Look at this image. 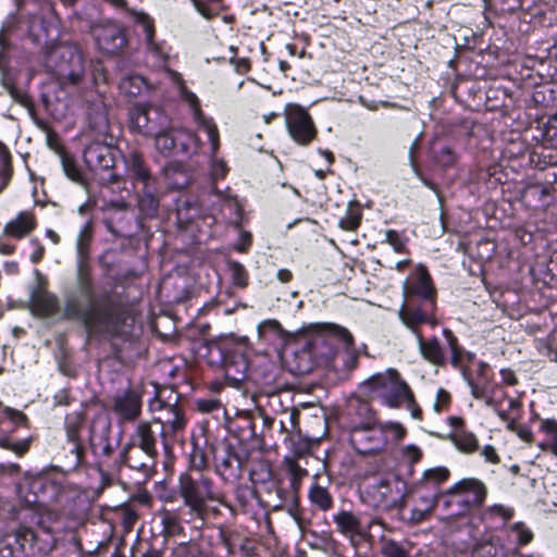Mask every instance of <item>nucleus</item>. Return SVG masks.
I'll use <instances>...</instances> for the list:
<instances>
[{"mask_svg":"<svg viewBox=\"0 0 557 557\" xmlns=\"http://www.w3.org/2000/svg\"><path fill=\"white\" fill-rule=\"evenodd\" d=\"M94 239V224L87 221L79 230L76 242V269L74 288L67 294L65 315L84 321H103L111 313L110 293L97 292L90 265V247Z\"/></svg>","mask_w":557,"mask_h":557,"instance_id":"obj_1","label":"nucleus"},{"mask_svg":"<svg viewBox=\"0 0 557 557\" xmlns=\"http://www.w3.org/2000/svg\"><path fill=\"white\" fill-rule=\"evenodd\" d=\"M34 528L20 525L0 539V557H44L58 542L60 513L39 509L33 517Z\"/></svg>","mask_w":557,"mask_h":557,"instance_id":"obj_2","label":"nucleus"},{"mask_svg":"<svg viewBox=\"0 0 557 557\" xmlns=\"http://www.w3.org/2000/svg\"><path fill=\"white\" fill-rule=\"evenodd\" d=\"M307 349L314 356L331 358L335 367L342 360L343 369L350 371L357 367L358 352L354 346L352 334L335 323H313L308 327Z\"/></svg>","mask_w":557,"mask_h":557,"instance_id":"obj_3","label":"nucleus"},{"mask_svg":"<svg viewBox=\"0 0 557 557\" xmlns=\"http://www.w3.org/2000/svg\"><path fill=\"white\" fill-rule=\"evenodd\" d=\"M74 288V285L72 287H69L64 290L63 296V305L61 307L60 301L58 297L46 290L38 288L32 294V310L33 312L41 318H58L61 320H72L77 321L84 325V327L91 332L94 330H104L108 332H116L123 318L122 314L119 311V308L114 304L113 300H110V315L107 319H103V321H84L83 319L77 318H71L65 315V301L67 294Z\"/></svg>","mask_w":557,"mask_h":557,"instance_id":"obj_4","label":"nucleus"},{"mask_svg":"<svg viewBox=\"0 0 557 557\" xmlns=\"http://www.w3.org/2000/svg\"><path fill=\"white\" fill-rule=\"evenodd\" d=\"M361 389L369 398L377 399L391 408L403 405L412 408L414 405L413 394L408 384L394 369L373 374L361 384Z\"/></svg>","mask_w":557,"mask_h":557,"instance_id":"obj_5","label":"nucleus"},{"mask_svg":"<svg viewBox=\"0 0 557 557\" xmlns=\"http://www.w3.org/2000/svg\"><path fill=\"white\" fill-rule=\"evenodd\" d=\"M178 492L184 505L196 517L203 516L208 502H215L228 507L224 495L214 487L213 480L202 472L181 474Z\"/></svg>","mask_w":557,"mask_h":557,"instance_id":"obj_6","label":"nucleus"},{"mask_svg":"<svg viewBox=\"0 0 557 557\" xmlns=\"http://www.w3.org/2000/svg\"><path fill=\"white\" fill-rule=\"evenodd\" d=\"M53 71L60 84L64 87L84 88L92 84L86 76V66L82 52L74 46H62L53 50Z\"/></svg>","mask_w":557,"mask_h":557,"instance_id":"obj_7","label":"nucleus"},{"mask_svg":"<svg viewBox=\"0 0 557 557\" xmlns=\"http://www.w3.org/2000/svg\"><path fill=\"white\" fill-rule=\"evenodd\" d=\"M169 73L172 81L177 85L181 99L188 106L197 128L207 134L211 153L214 156L220 147V134L216 124L211 116H207L202 112L199 98L186 87L182 75L175 71H169Z\"/></svg>","mask_w":557,"mask_h":557,"instance_id":"obj_8","label":"nucleus"},{"mask_svg":"<svg viewBox=\"0 0 557 557\" xmlns=\"http://www.w3.org/2000/svg\"><path fill=\"white\" fill-rule=\"evenodd\" d=\"M445 495L456 497L454 502L460 508L454 511L453 515L462 516L472 507L482 506L487 496V487L479 479L465 478L450 486Z\"/></svg>","mask_w":557,"mask_h":557,"instance_id":"obj_9","label":"nucleus"},{"mask_svg":"<svg viewBox=\"0 0 557 557\" xmlns=\"http://www.w3.org/2000/svg\"><path fill=\"white\" fill-rule=\"evenodd\" d=\"M90 34L97 48L107 54L120 53L128 42L124 27L111 20L91 24Z\"/></svg>","mask_w":557,"mask_h":557,"instance_id":"obj_10","label":"nucleus"},{"mask_svg":"<svg viewBox=\"0 0 557 557\" xmlns=\"http://www.w3.org/2000/svg\"><path fill=\"white\" fill-rule=\"evenodd\" d=\"M149 410L153 413V421L161 424V435L166 438L186 426L184 411L177 404H168L160 398L149 403Z\"/></svg>","mask_w":557,"mask_h":557,"instance_id":"obj_11","label":"nucleus"},{"mask_svg":"<svg viewBox=\"0 0 557 557\" xmlns=\"http://www.w3.org/2000/svg\"><path fill=\"white\" fill-rule=\"evenodd\" d=\"M349 443L360 455L381 451L386 443L383 425H359L350 431Z\"/></svg>","mask_w":557,"mask_h":557,"instance_id":"obj_12","label":"nucleus"},{"mask_svg":"<svg viewBox=\"0 0 557 557\" xmlns=\"http://www.w3.org/2000/svg\"><path fill=\"white\" fill-rule=\"evenodd\" d=\"M247 456L231 445L224 446L214 456L215 471L224 482H235L243 476Z\"/></svg>","mask_w":557,"mask_h":557,"instance_id":"obj_13","label":"nucleus"},{"mask_svg":"<svg viewBox=\"0 0 557 557\" xmlns=\"http://www.w3.org/2000/svg\"><path fill=\"white\" fill-rule=\"evenodd\" d=\"M285 124L289 136L298 145L307 146L317 136L312 117L300 107H293L286 112Z\"/></svg>","mask_w":557,"mask_h":557,"instance_id":"obj_14","label":"nucleus"},{"mask_svg":"<svg viewBox=\"0 0 557 557\" xmlns=\"http://www.w3.org/2000/svg\"><path fill=\"white\" fill-rule=\"evenodd\" d=\"M128 115L131 128L144 136L154 134L157 128L168 120L160 111L144 103L133 106Z\"/></svg>","mask_w":557,"mask_h":557,"instance_id":"obj_15","label":"nucleus"},{"mask_svg":"<svg viewBox=\"0 0 557 557\" xmlns=\"http://www.w3.org/2000/svg\"><path fill=\"white\" fill-rule=\"evenodd\" d=\"M54 490L55 486L53 482L48 480L46 476L40 475L25 479L17 486L20 497L28 506L45 505L53 497L52 494H49V491L53 492Z\"/></svg>","mask_w":557,"mask_h":557,"instance_id":"obj_16","label":"nucleus"},{"mask_svg":"<svg viewBox=\"0 0 557 557\" xmlns=\"http://www.w3.org/2000/svg\"><path fill=\"white\" fill-rule=\"evenodd\" d=\"M407 492V483L397 475L381 478L371 486L373 497L383 506H395Z\"/></svg>","mask_w":557,"mask_h":557,"instance_id":"obj_17","label":"nucleus"},{"mask_svg":"<svg viewBox=\"0 0 557 557\" xmlns=\"http://www.w3.org/2000/svg\"><path fill=\"white\" fill-rule=\"evenodd\" d=\"M141 395L134 388H127L113 397L112 411L119 423L134 422L141 413Z\"/></svg>","mask_w":557,"mask_h":557,"instance_id":"obj_18","label":"nucleus"},{"mask_svg":"<svg viewBox=\"0 0 557 557\" xmlns=\"http://www.w3.org/2000/svg\"><path fill=\"white\" fill-rule=\"evenodd\" d=\"M435 309V301L423 302L422 306L416 307L411 304L403 305L399 309L398 315L406 327H408L416 336L421 334L419 326L429 323L434 326L437 321L433 315Z\"/></svg>","mask_w":557,"mask_h":557,"instance_id":"obj_19","label":"nucleus"},{"mask_svg":"<svg viewBox=\"0 0 557 557\" xmlns=\"http://www.w3.org/2000/svg\"><path fill=\"white\" fill-rule=\"evenodd\" d=\"M157 457L158 456L141 450L128 443L120 454L121 462L140 472L145 480L149 479L154 472Z\"/></svg>","mask_w":557,"mask_h":557,"instance_id":"obj_20","label":"nucleus"},{"mask_svg":"<svg viewBox=\"0 0 557 557\" xmlns=\"http://www.w3.org/2000/svg\"><path fill=\"white\" fill-rule=\"evenodd\" d=\"M87 166L95 172L108 171L114 166L112 148L100 141L90 143L84 150Z\"/></svg>","mask_w":557,"mask_h":557,"instance_id":"obj_21","label":"nucleus"},{"mask_svg":"<svg viewBox=\"0 0 557 557\" xmlns=\"http://www.w3.org/2000/svg\"><path fill=\"white\" fill-rule=\"evenodd\" d=\"M333 521L336 525V531L349 539L354 545L367 534L360 518L351 511L341 510L336 512L333 515Z\"/></svg>","mask_w":557,"mask_h":557,"instance_id":"obj_22","label":"nucleus"},{"mask_svg":"<svg viewBox=\"0 0 557 557\" xmlns=\"http://www.w3.org/2000/svg\"><path fill=\"white\" fill-rule=\"evenodd\" d=\"M166 122H163L154 134L151 136L154 137V145L157 150H159L162 154H169L176 145V141L182 137H187L195 147H197L198 138L195 134L185 132V131H174L166 125Z\"/></svg>","mask_w":557,"mask_h":557,"instance_id":"obj_23","label":"nucleus"},{"mask_svg":"<svg viewBox=\"0 0 557 557\" xmlns=\"http://www.w3.org/2000/svg\"><path fill=\"white\" fill-rule=\"evenodd\" d=\"M405 294L408 297H419L423 302L435 301V290L431 284V276L426 269L419 267L409 283L405 286Z\"/></svg>","mask_w":557,"mask_h":557,"instance_id":"obj_24","label":"nucleus"},{"mask_svg":"<svg viewBox=\"0 0 557 557\" xmlns=\"http://www.w3.org/2000/svg\"><path fill=\"white\" fill-rule=\"evenodd\" d=\"M9 407L0 405V447L13 451L16 456H23L30 447L32 436L13 441L9 435L13 429L7 428Z\"/></svg>","mask_w":557,"mask_h":557,"instance_id":"obj_25","label":"nucleus"},{"mask_svg":"<svg viewBox=\"0 0 557 557\" xmlns=\"http://www.w3.org/2000/svg\"><path fill=\"white\" fill-rule=\"evenodd\" d=\"M82 421L78 417H66L65 434L67 450L73 455V466L77 467L84 460V447L79 438Z\"/></svg>","mask_w":557,"mask_h":557,"instance_id":"obj_26","label":"nucleus"},{"mask_svg":"<svg viewBox=\"0 0 557 557\" xmlns=\"http://www.w3.org/2000/svg\"><path fill=\"white\" fill-rule=\"evenodd\" d=\"M145 58L147 64L157 70L166 69L170 59L171 47L164 40L156 37L145 40Z\"/></svg>","mask_w":557,"mask_h":557,"instance_id":"obj_27","label":"nucleus"},{"mask_svg":"<svg viewBox=\"0 0 557 557\" xmlns=\"http://www.w3.org/2000/svg\"><path fill=\"white\" fill-rule=\"evenodd\" d=\"M128 444L158 456L157 434L149 422H140L129 436Z\"/></svg>","mask_w":557,"mask_h":557,"instance_id":"obj_28","label":"nucleus"},{"mask_svg":"<svg viewBox=\"0 0 557 557\" xmlns=\"http://www.w3.org/2000/svg\"><path fill=\"white\" fill-rule=\"evenodd\" d=\"M515 516V508L504 504H493L485 507L481 513L480 519L486 525L493 528H502Z\"/></svg>","mask_w":557,"mask_h":557,"instance_id":"obj_29","label":"nucleus"},{"mask_svg":"<svg viewBox=\"0 0 557 557\" xmlns=\"http://www.w3.org/2000/svg\"><path fill=\"white\" fill-rule=\"evenodd\" d=\"M36 227V219L33 213L27 211L20 212L15 219L8 222L4 226V233L14 238L21 239Z\"/></svg>","mask_w":557,"mask_h":557,"instance_id":"obj_30","label":"nucleus"},{"mask_svg":"<svg viewBox=\"0 0 557 557\" xmlns=\"http://www.w3.org/2000/svg\"><path fill=\"white\" fill-rule=\"evenodd\" d=\"M124 162L127 169L128 174L137 182V183H146L154 180L149 170L147 169L143 154L137 150H131L125 157Z\"/></svg>","mask_w":557,"mask_h":557,"instance_id":"obj_31","label":"nucleus"},{"mask_svg":"<svg viewBox=\"0 0 557 557\" xmlns=\"http://www.w3.org/2000/svg\"><path fill=\"white\" fill-rule=\"evenodd\" d=\"M417 342L419 351L425 360L435 366L445 363V354L437 338L425 341L422 334H418Z\"/></svg>","mask_w":557,"mask_h":557,"instance_id":"obj_32","label":"nucleus"},{"mask_svg":"<svg viewBox=\"0 0 557 557\" xmlns=\"http://www.w3.org/2000/svg\"><path fill=\"white\" fill-rule=\"evenodd\" d=\"M138 206L140 211L147 216H153L159 208L156 181L143 183Z\"/></svg>","mask_w":557,"mask_h":557,"instance_id":"obj_33","label":"nucleus"},{"mask_svg":"<svg viewBox=\"0 0 557 557\" xmlns=\"http://www.w3.org/2000/svg\"><path fill=\"white\" fill-rule=\"evenodd\" d=\"M540 431L545 434L546 438L537 444L539 448L557 457V420L541 419Z\"/></svg>","mask_w":557,"mask_h":557,"instance_id":"obj_34","label":"nucleus"},{"mask_svg":"<svg viewBox=\"0 0 557 557\" xmlns=\"http://www.w3.org/2000/svg\"><path fill=\"white\" fill-rule=\"evenodd\" d=\"M248 361L243 355L227 359L224 364L225 377L232 382L240 383L247 376Z\"/></svg>","mask_w":557,"mask_h":557,"instance_id":"obj_35","label":"nucleus"},{"mask_svg":"<svg viewBox=\"0 0 557 557\" xmlns=\"http://www.w3.org/2000/svg\"><path fill=\"white\" fill-rule=\"evenodd\" d=\"M308 497L312 506L321 511H327L333 507L334 500L330 491L318 483H313L308 492Z\"/></svg>","mask_w":557,"mask_h":557,"instance_id":"obj_36","label":"nucleus"},{"mask_svg":"<svg viewBox=\"0 0 557 557\" xmlns=\"http://www.w3.org/2000/svg\"><path fill=\"white\" fill-rule=\"evenodd\" d=\"M24 23L15 13L9 14L5 17L0 28V50H4L10 46V36L20 34Z\"/></svg>","mask_w":557,"mask_h":557,"instance_id":"obj_37","label":"nucleus"},{"mask_svg":"<svg viewBox=\"0 0 557 557\" xmlns=\"http://www.w3.org/2000/svg\"><path fill=\"white\" fill-rule=\"evenodd\" d=\"M89 126L98 135H106L109 129V119L106 106L99 102L88 114Z\"/></svg>","mask_w":557,"mask_h":557,"instance_id":"obj_38","label":"nucleus"},{"mask_svg":"<svg viewBox=\"0 0 557 557\" xmlns=\"http://www.w3.org/2000/svg\"><path fill=\"white\" fill-rule=\"evenodd\" d=\"M119 88L122 94L128 97H136L148 88V83L141 75L134 74L123 77L119 84Z\"/></svg>","mask_w":557,"mask_h":557,"instance_id":"obj_39","label":"nucleus"},{"mask_svg":"<svg viewBox=\"0 0 557 557\" xmlns=\"http://www.w3.org/2000/svg\"><path fill=\"white\" fill-rule=\"evenodd\" d=\"M127 13L133 22L141 27L144 41L156 37L154 20L148 13L135 9H127Z\"/></svg>","mask_w":557,"mask_h":557,"instance_id":"obj_40","label":"nucleus"},{"mask_svg":"<svg viewBox=\"0 0 557 557\" xmlns=\"http://www.w3.org/2000/svg\"><path fill=\"white\" fill-rule=\"evenodd\" d=\"M506 531L508 539L515 543L516 547L528 545L534 537L533 532L524 522H515Z\"/></svg>","mask_w":557,"mask_h":557,"instance_id":"obj_41","label":"nucleus"},{"mask_svg":"<svg viewBox=\"0 0 557 557\" xmlns=\"http://www.w3.org/2000/svg\"><path fill=\"white\" fill-rule=\"evenodd\" d=\"M451 441L456 448L465 454H472L479 448V441L476 436L469 431H457L451 436Z\"/></svg>","mask_w":557,"mask_h":557,"instance_id":"obj_42","label":"nucleus"},{"mask_svg":"<svg viewBox=\"0 0 557 557\" xmlns=\"http://www.w3.org/2000/svg\"><path fill=\"white\" fill-rule=\"evenodd\" d=\"M361 222V210L357 203L349 202L346 212L338 224L345 231H355Z\"/></svg>","mask_w":557,"mask_h":557,"instance_id":"obj_43","label":"nucleus"},{"mask_svg":"<svg viewBox=\"0 0 557 557\" xmlns=\"http://www.w3.org/2000/svg\"><path fill=\"white\" fill-rule=\"evenodd\" d=\"M473 557H505V552L497 540H490L474 548Z\"/></svg>","mask_w":557,"mask_h":557,"instance_id":"obj_44","label":"nucleus"},{"mask_svg":"<svg viewBox=\"0 0 557 557\" xmlns=\"http://www.w3.org/2000/svg\"><path fill=\"white\" fill-rule=\"evenodd\" d=\"M449 478V470L446 467L426 469L422 476V484L437 486Z\"/></svg>","mask_w":557,"mask_h":557,"instance_id":"obj_45","label":"nucleus"},{"mask_svg":"<svg viewBox=\"0 0 557 557\" xmlns=\"http://www.w3.org/2000/svg\"><path fill=\"white\" fill-rule=\"evenodd\" d=\"M90 446L96 455L108 457L112 454V446L110 443L108 431L99 436L91 430L90 434Z\"/></svg>","mask_w":557,"mask_h":557,"instance_id":"obj_46","label":"nucleus"},{"mask_svg":"<svg viewBox=\"0 0 557 557\" xmlns=\"http://www.w3.org/2000/svg\"><path fill=\"white\" fill-rule=\"evenodd\" d=\"M61 163L64 174L75 183H83L82 172L73 158L67 154L61 156Z\"/></svg>","mask_w":557,"mask_h":557,"instance_id":"obj_47","label":"nucleus"},{"mask_svg":"<svg viewBox=\"0 0 557 557\" xmlns=\"http://www.w3.org/2000/svg\"><path fill=\"white\" fill-rule=\"evenodd\" d=\"M443 334H444V336L448 343L449 349H450V355H451L450 362L455 368H457L460 363L461 354H462L461 348L458 345V339L454 335V333L448 329H445L443 331Z\"/></svg>","mask_w":557,"mask_h":557,"instance_id":"obj_48","label":"nucleus"},{"mask_svg":"<svg viewBox=\"0 0 557 557\" xmlns=\"http://www.w3.org/2000/svg\"><path fill=\"white\" fill-rule=\"evenodd\" d=\"M228 269L232 275L233 283L237 286L244 287L247 285L248 274L245 267L237 261H230Z\"/></svg>","mask_w":557,"mask_h":557,"instance_id":"obj_49","label":"nucleus"},{"mask_svg":"<svg viewBox=\"0 0 557 557\" xmlns=\"http://www.w3.org/2000/svg\"><path fill=\"white\" fill-rule=\"evenodd\" d=\"M542 136L550 147H557V115L550 116L544 124Z\"/></svg>","mask_w":557,"mask_h":557,"instance_id":"obj_50","label":"nucleus"},{"mask_svg":"<svg viewBox=\"0 0 557 557\" xmlns=\"http://www.w3.org/2000/svg\"><path fill=\"white\" fill-rule=\"evenodd\" d=\"M381 553L382 557H410L409 553L395 541H386Z\"/></svg>","mask_w":557,"mask_h":557,"instance_id":"obj_51","label":"nucleus"},{"mask_svg":"<svg viewBox=\"0 0 557 557\" xmlns=\"http://www.w3.org/2000/svg\"><path fill=\"white\" fill-rule=\"evenodd\" d=\"M385 242L393 247L396 252H403L406 247L407 238L395 230L385 231Z\"/></svg>","mask_w":557,"mask_h":557,"instance_id":"obj_52","label":"nucleus"},{"mask_svg":"<svg viewBox=\"0 0 557 557\" xmlns=\"http://www.w3.org/2000/svg\"><path fill=\"white\" fill-rule=\"evenodd\" d=\"M237 503L243 507H248L255 498V491L248 485H239L235 490Z\"/></svg>","mask_w":557,"mask_h":557,"instance_id":"obj_53","label":"nucleus"},{"mask_svg":"<svg viewBox=\"0 0 557 557\" xmlns=\"http://www.w3.org/2000/svg\"><path fill=\"white\" fill-rule=\"evenodd\" d=\"M222 211L225 212L226 210L230 211L233 216H230L231 221L234 223H238L242 215V208L238 205L237 200L232 197H225L222 199Z\"/></svg>","mask_w":557,"mask_h":557,"instance_id":"obj_54","label":"nucleus"},{"mask_svg":"<svg viewBox=\"0 0 557 557\" xmlns=\"http://www.w3.org/2000/svg\"><path fill=\"white\" fill-rule=\"evenodd\" d=\"M161 523L169 534H174L181 529L177 517L168 510L161 513Z\"/></svg>","mask_w":557,"mask_h":557,"instance_id":"obj_55","label":"nucleus"},{"mask_svg":"<svg viewBox=\"0 0 557 557\" xmlns=\"http://www.w3.org/2000/svg\"><path fill=\"white\" fill-rule=\"evenodd\" d=\"M258 334L259 337L263 338L269 333H272L274 335H278L282 331L281 324L276 320H265L258 324Z\"/></svg>","mask_w":557,"mask_h":557,"instance_id":"obj_56","label":"nucleus"},{"mask_svg":"<svg viewBox=\"0 0 557 557\" xmlns=\"http://www.w3.org/2000/svg\"><path fill=\"white\" fill-rule=\"evenodd\" d=\"M451 397L450 394L444 389L438 388L435 397V401L433 404V409L436 413H441L449 407Z\"/></svg>","mask_w":557,"mask_h":557,"instance_id":"obj_57","label":"nucleus"},{"mask_svg":"<svg viewBox=\"0 0 557 557\" xmlns=\"http://www.w3.org/2000/svg\"><path fill=\"white\" fill-rule=\"evenodd\" d=\"M7 424H11L13 428L27 426V417L18 410L9 407Z\"/></svg>","mask_w":557,"mask_h":557,"instance_id":"obj_58","label":"nucleus"},{"mask_svg":"<svg viewBox=\"0 0 557 557\" xmlns=\"http://www.w3.org/2000/svg\"><path fill=\"white\" fill-rule=\"evenodd\" d=\"M401 457L406 461H408L410 463H414L421 459L422 450L418 446H416L413 444H409L401 448Z\"/></svg>","mask_w":557,"mask_h":557,"instance_id":"obj_59","label":"nucleus"},{"mask_svg":"<svg viewBox=\"0 0 557 557\" xmlns=\"http://www.w3.org/2000/svg\"><path fill=\"white\" fill-rule=\"evenodd\" d=\"M383 428L386 438L391 436L395 441H400L406 434V430L398 423L391 422L383 425Z\"/></svg>","mask_w":557,"mask_h":557,"instance_id":"obj_60","label":"nucleus"},{"mask_svg":"<svg viewBox=\"0 0 557 557\" xmlns=\"http://www.w3.org/2000/svg\"><path fill=\"white\" fill-rule=\"evenodd\" d=\"M207 460L202 450L198 448H194L190 454V466L196 472H201V470L206 467Z\"/></svg>","mask_w":557,"mask_h":557,"instance_id":"obj_61","label":"nucleus"},{"mask_svg":"<svg viewBox=\"0 0 557 557\" xmlns=\"http://www.w3.org/2000/svg\"><path fill=\"white\" fill-rule=\"evenodd\" d=\"M504 398H507L506 393L496 387L493 391V394L486 397L485 405L491 407L493 410L496 408L498 409L500 408V404Z\"/></svg>","mask_w":557,"mask_h":557,"instance_id":"obj_62","label":"nucleus"},{"mask_svg":"<svg viewBox=\"0 0 557 557\" xmlns=\"http://www.w3.org/2000/svg\"><path fill=\"white\" fill-rule=\"evenodd\" d=\"M227 171L228 168L223 160L213 159L211 161V175L213 180L223 178Z\"/></svg>","mask_w":557,"mask_h":557,"instance_id":"obj_63","label":"nucleus"},{"mask_svg":"<svg viewBox=\"0 0 557 557\" xmlns=\"http://www.w3.org/2000/svg\"><path fill=\"white\" fill-rule=\"evenodd\" d=\"M438 162L444 166H450L455 163V153L447 146L443 147L437 154Z\"/></svg>","mask_w":557,"mask_h":557,"instance_id":"obj_64","label":"nucleus"}]
</instances>
